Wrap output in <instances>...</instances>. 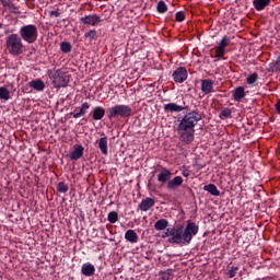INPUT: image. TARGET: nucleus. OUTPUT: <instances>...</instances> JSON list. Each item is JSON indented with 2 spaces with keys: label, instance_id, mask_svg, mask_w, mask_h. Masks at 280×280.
<instances>
[{
  "label": "nucleus",
  "instance_id": "obj_1",
  "mask_svg": "<svg viewBox=\"0 0 280 280\" xmlns=\"http://www.w3.org/2000/svg\"><path fill=\"white\" fill-rule=\"evenodd\" d=\"M201 120L202 114L198 109L187 112L182 119H178L177 132L179 140L186 144H190L195 140V127Z\"/></svg>",
  "mask_w": 280,
  "mask_h": 280
},
{
  "label": "nucleus",
  "instance_id": "obj_2",
  "mask_svg": "<svg viewBox=\"0 0 280 280\" xmlns=\"http://www.w3.org/2000/svg\"><path fill=\"white\" fill-rule=\"evenodd\" d=\"M199 225L192 221H187V225L179 226L177 229L168 228L166 229L165 235L171 236L167 241L171 244H177V245H189L194 238L199 233Z\"/></svg>",
  "mask_w": 280,
  "mask_h": 280
},
{
  "label": "nucleus",
  "instance_id": "obj_3",
  "mask_svg": "<svg viewBox=\"0 0 280 280\" xmlns=\"http://www.w3.org/2000/svg\"><path fill=\"white\" fill-rule=\"evenodd\" d=\"M5 49L9 55L13 57L20 56L24 52V45L22 38L18 34H10L5 37Z\"/></svg>",
  "mask_w": 280,
  "mask_h": 280
},
{
  "label": "nucleus",
  "instance_id": "obj_4",
  "mask_svg": "<svg viewBox=\"0 0 280 280\" xmlns=\"http://www.w3.org/2000/svg\"><path fill=\"white\" fill-rule=\"evenodd\" d=\"M19 37L26 44H34L38 39V28L36 25H24L19 30Z\"/></svg>",
  "mask_w": 280,
  "mask_h": 280
},
{
  "label": "nucleus",
  "instance_id": "obj_5",
  "mask_svg": "<svg viewBox=\"0 0 280 280\" xmlns=\"http://www.w3.org/2000/svg\"><path fill=\"white\" fill-rule=\"evenodd\" d=\"M133 110L129 105H124V104H117L115 106H112L107 110V118L108 119H114V118H129L132 116Z\"/></svg>",
  "mask_w": 280,
  "mask_h": 280
},
{
  "label": "nucleus",
  "instance_id": "obj_6",
  "mask_svg": "<svg viewBox=\"0 0 280 280\" xmlns=\"http://www.w3.org/2000/svg\"><path fill=\"white\" fill-rule=\"evenodd\" d=\"M70 82V75L61 70H56L52 74V85L56 89L67 88Z\"/></svg>",
  "mask_w": 280,
  "mask_h": 280
},
{
  "label": "nucleus",
  "instance_id": "obj_7",
  "mask_svg": "<svg viewBox=\"0 0 280 280\" xmlns=\"http://www.w3.org/2000/svg\"><path fill=\"white\" fill-rule=\"evenodd\" d=\"M188 75L187 69L179 67L173 72L172 78L175 83H184L188 79Z\"/></svg>",
  "mask_w": 280,
  "mask_h": 280
},
{
  "label": "nucleus",
  "instance_id": "obj_8",
  "mask_svg": "<svg viewBox=\"0 0 280 280\" xmlns=\"http://www.w3.org/2000/svg\"><path fill=\"white\" fill-rule=\"evenodd\" d=\"M102 22H103V20L101 19V16H98L96 14H90V15H86V16L80 19V23H82L84 25H90V26H97Z\"/></svg>",
  "mask_w": 280,
  "mask_h": 280
},
{
  "label": "nucleus",
  "instance_id": "obj_9",
  "mask_svg": "<svg viewBox=\"0 0 280 280\" xmlns=\"http://www.w3.org/2000/svg\"><path fill=\"white\" fill-rule=\"evenodd\" d=\"M84 147L81 144H74L73 151L70 153L69 159L71 161H78L83 158L84 155Z\"/></svg>",
  "mask_w": 280,
  "mask_h": 280
},
{
  "label": "nucleus",
  "instance_id": "obj_10",
  "mask_svg": "<svg viewBox=\"0 0 280 280\" xmlns=\"http://www.w3.org/2000/svg\"><path fill=\"white\" fill-rule=\"evenodd\" d=\"M101 139L97 140L98 149L103 155H108V138L104 132H101Z\"/></svg>",
  "mask_w": 280,
  "mask_h": 280
},
{
  "label": "nucleus",
  "instance_id": "obj_11",
  "mask_svg": "<svg viewBox=\"0 0 280 280\" xmlns=\"http://www.w3.org/2000/svg\"><path fill=\"white\" fill-rule=\"evenodd\" d=\"M90 109V104L88 102H84L81 107H75L74 110L72 113H70V115L73 118H80L83 117L88 110Z\"/></svg>",
  "mask_w": 280,
  "mask_h": 280
},
{
  "label": "nucleus",
  "instance_id": "obj_12",
  "mask_svg": "<svg viewBox=\"0 0 280 280\" xmlns=\"http://www.w3.org/2000/svg\"><path fill=\"white\" fill-rule=\"evenodd\" d=\"M201 92L206 95L214 92V82L210 79L201 81Z\"/></svg>",
  "mask_w": 280,
  "mask_h": 280
},
{
  "label": "nucleus",
  "instance_id": "obj_13",
  "mask_svg": "<svg viewBox=\"0 0 280 280\" xmlns=\"http://www.w3.org/2000/svg\"><path fill=\"white\" fill-rule=\"evenodd\" d=\"M184 184V178L182 176H176L173 179L170 178V180L166 184V188L168 190H176Z\"/></svg>",
  "mask_w": 280,
  "mask_h": 280
},
{
  "label": "nucleus",
  "instance_id": "obj_14",
  "mask_svg": "<svg viewBox=\"0 0 280 280\" xmlns=\"http://www.w3.org/2000/svg\"><path fill=\"white\" fill-rule=\"evenodd\" d=\"M95 272L96 268L91 262H85L81 267V275H83V277H94Z\"/></svg>",
  "mask_w": 280,
  "mask_h": 280
},
{
  "label": "nucleus",
  "instance_id": "obj_15",
  "mask_svg": "<svg viewBox=\"0 0 280 280\" xmlns=\"http://www.w3.org/2000/svg\"><path fill=\"white\" fill-rule=\"evenodd\" d=\"M172 176H173V173L166 167H163L162 171L158 174V182L162 184H166V183L168 184Z\"/></svg>",
  "mask_w": 280,
  "mask_h": 280
},
{
  "label": "nucleus",
  "instance_id": "obj_16",
  "mask_svg": "<svg viewBox=\"0 0 280 280\" xmlns=\"http://www.w3.org/2000/svg\"><path fill=\"white\" fill-rule=\"evenodd\" d=\"M0 3L4 9H8L9 12L13 14H21L20 8L16 7L12 0H0Z\"/></svg>",
  "mask_w": 280,
  "mask_h": 280
},
{
  "label": "nucleus",
  "instance_id": "obj_17",
  "mask_svg": "<svg viewBox=\"0 0 280 280\" xmlns=\"http://www.w3.org/2000/svg\"><path fill=\"white\" fill-rule=\"evenodd\" d=\"M155 206V199L153 198H144L141 200V202L139 203L138 208L141 210V211H149L152 207Z\"/></svg>",
  "mask_w": 280,
  "mask_h": 280
},
{
  "label": "nucleus",
  "instance_id": "obj_18",
  "mask_svg": "<svg viewBox=\"0 0 280 280\" xmlns=\"http://www.w3.org/2000/svg\"><path fill=\"white\" fill-rule=\"evenodd\" d=\"M184 109H188V107L180 106L176 103H168L164 105V112L165 113H180Z\"/></svg>",
  "mask_w": 280,
  "mask_h": 280
},
{
  "label": "nucleus",
  "instance_id": "obj_19",
  "mask_svg": "<svg viewBox=\"0 0 280 280\" xmlns=\"http://www.w3.org/2000/svg\"><path fill=\"white\" fill-rule=\"evenodd\" d=\"M106 115V109L102 106H96L92 110L93 120H102Z\"/></svg>",
  "mask_w": 280,
  "mask_h": 280
},
{
  "label": "nucleus",
  "instance_id": "obj_20",
  "mask_svg": "<svg viewBox=\"0 0 280 280\" xmlns=\"http://www.w3.org/2000/svg\"><path fill=\"white\" fill-rule=\"evenodd\" d=\"M271 4V0H254L253 5L256 11H264Z\"/></svg>",
  "mask_w": 280,
  "mask_h": 280
},
{
  "label": "nucleus",
  "instance_id": "obj_21",
  "mask_svg": "<svg viewBox=\"0 0 280 280\" xmlns=\"http://www.w3.org/2000/svg\"><path fill=\"white\" fill-rule=\"evenodd\" d=\"M28 86L31 89H34L35 91L42 92V91L45 90L46 84L40 79H36V80H33V81L28 82Z\"/></svg>",
  "mask_w": 280,
  "mask_h": 280
},
{
  "label": "nucleus",
  "instance_id": "obj_22",
  "mask_svg": "<svg viewBox=\"0 0 280 280\" xmlns=\"http://www.w3.org/2000/svg\"><path fill=\"white\" fill-rule=\"evenodd\" d=\"M246 96V92H245V89L243 86H238L234 90V93H233V98L234 101H242L243 98H245Z\"/></svg>",
  "mask_w": 280,
  "mask_h": 280
},
{
  "label": "nucleus",
  "instance_id": "obj_23",
  "mask_svg": "<svg viewBox=\"0 0 280 280\" xmlns=\"http://www.w3.org/2000/svg\"><path fill=\"white\" fill-rule=\"evenodd\" d=\"M125 240L130 243H137L139 240V236L135 230H127L125 233Z\"/></svg>",
  "mask_w": 280,
  "mask_h": 280
},
{
  "label": "nucleus",
  "instance_id": "obj_24",
  "mask_svg": "<svg viewBox=\"0 0 280 280\" xmlns=\"http://www.w3.org/2000/svg\"><path fill=\"white\" fill-rule=\"evenodd\" d=\"M203 190L208 191L212 196H220L221 191L214 184H209L203 186Z\"/></svg>",
  "mask_w": 280,
  "mask_h": 280
},
{
  "label": "nucleus",
  "instance_id": "obj_25",
  "mask_svg": "<svg viewBox=\"0 0 280 280\" xmlns=\"http://www.w3.org/2000/svg\"><path fill=\"white\" fill-rule=\"evenodd\" d=\"M170 225V222L166 219H160L154 223V229L158 231H164Z\"/></svg>",
  "mask_w": 280,
  "mask_h": 280
},
{
  "label": "nucleus",
  "instance_id": "obj_26",
  "mask_svg": "<svg viewBox=\"0 0 280 280\" xmlns=\"http://www.w3.org/2000/svg\"><path fill=\"white\" fill-rule=\"evenodd\" d=\"M60 50L62 54H70L72 51V45L69 42L60 43Z\"/></svg>",
  "mask_w": 280,
  "mask_h": 280
},
{
  "label": "nucleus",
  "instance_id": "obj_27",
  "mask_svg": "<svg viewBox=\"0 0 280 280\" xmlns=\"http://www.w3.org/2000/svg\"><path fill=\"white\" fill-rule=\"evenodd\" d=\"M156 11L158 13L160 14H164L168 11V7L167 4L165 3V1H160L158 2V5H156Z\"/></svg>",
  "mask_w": 280,
  "mask_h": 280
},
{
  "label": "nucleus",
  "instance_id": "obj_28",
  "mask_svg": "<svg viewBox=\"0 0 280 280\" xmlns=\"http://www.w3.org/2000/svg\"><path fill=\"white\" fill-rule=\"evenodd\" d=\"M0 100H3V101L10 100V91L4 86L0 88Z\"/></svg>",
  "mask_w": 280,
  "mask_h": 280
},
{
  "label": "nucleus",
  "instance_id": "obj_29",
  "mask_svg": "<svg viewBox=\"0 0 280 280\" xmlns=\"http://www.w3.org/2000/svg\"><path fill=\"white\" fill-rule=\"evenodd\" d=\"M107 220H108L109 223H116L119 220V215L116 211H110L107 214Z\"/></svg>",
  "mask_w": 280,
  "mask_h": 280
},
{
  "label": "nucleus",
  "instance_id": "obj_30",
  "mask_svg": "<svg viewBox=\"0 0 280 280\" xmlns=\"http://www.w3.org/2000/svg\"><path fill=\"white\" fill-rule=\"evenodd\" d=\"M232 117V110L230 108H224L221 110L219 118L224 120Z\"/></svg>",
  "mask_w": 280,
  "mask_h": 280
},
{
  "label": "nucleus",
  "instance_id": "obj_31",
  "mask_svg": "<svg viewBox=\"0 0 280 280\" xmlns=\"http://www.w3.org/2000/svg\"><path fill=\"white\" fill-rule=\"evenodd\" d=\"M56 189L61 194H66L69 190V186L65 182H59Z\"/></svg>",
  "mask_w": 280,
  "mask_h": 280
},
{
  "label": "nucleus",
  "instance_id": "obj_32",
  "mask_svg": "<svg viewBox=\"0 0 280 280\" xmlns=\"http://www.w3.org/2000/svg\"><path fill=\"white\" fill-rule=\"evenodd\" d=\"M258 79H259V75L257 72H255V73L250 74L249 77H247L246 82H247V84L253 85L258 81Z\"/></svg>",
  "mask_w": 280,
  "mask_h": 280
},
{
  "label": "nucleus",
  "instance_id": "obj_33",
  "mask_svg": "<svg viewBox=\"0 0 280 280\" xmlns=\"http://www.w3.org/2000/svg\"><path fill=\"white\" fill-rule=\"evenodd\" d=\"M225 54H226L225 49L220 47V46H218L215 48V56L214 57L218 58V59H221V58H223L225 56Z\"/></svg>",
  "mask_w": 280,
  "mask_h": 280
},
{
  "label": "nucleus",
  "instance_id": "obj_34",
  "mask_svg": "<svg viewBox=\"0 0 280 280\" xmlns=\"http://www.w3.org/2000/svg\"><path fill=\"white\" fill-rule=\"evenodd\" d=\"M238 270H240V267H230V269L228 271V277L230 279H234V277H236Z\"/></svg>",
  "mask_w": 280,
  "mask_h": 280
},
{
  "label": "nucleus",
  "instance_id": "obj_35",
  "mask_svg": "<svg viewBox=\"0 0 280 280\" xmlns=\"http://www.w3.org/2000/svg\"><path fill=\"white\" fill-rule=\"evenodd\" d=\"M84 37L89 38L90 40L97 39V32L95 30H91L84 34Z\"/></svg>",
  "mask_w": 280,
  "mask_h": 280
},
{
  "label": "nucleus",
  "instance_id": "obj_36",
  "mask_svg": "<svg viewBox=\"0 0 280 280\" xmlns=\"http://www.w3.org/2000/svg\"><path fill=\"white\" fill-rule=\"evenodd\" d=\"M231 43V39L228 37V36H224L220 44H219V47L223 48V49H226V47L230 45Z\"/></svg>",
  "mask_w": 280,
  "mask_h": 280
},
{
  "label": "nucleus",
  "instance_id": "obj_37",
  "mask_svg": "<svg viewBox=\"0 0 280 280\" xmlns=\"http://www.w3.org/2000/svg\"><path fill=\"white\" fill-rule=\"evenodd\" d=\"M186 20L185 12L180 11L175 14V21L182 23Z\"/></svg>",
  "mask_w": 280,
  "mask_h": 280
},
{
  "label": "nucleus",
  "instance_id": "obj_38",
  "mask_svg": "<svg viewBox=\"0 0 280 280\" xmlns=\"http://www.w3.org/2000/svg\"><path fill=\"white\" fill-rule=\"evenodd\" d=\"M49 15L55 16V18H59L61 15V13H59L58 11H50Z\"/></svg>",
  "mask_w": 280,
  "mask_h": 280
},
{
  "label": "nucleus",
  "instance_id": "obj_39",
  "mask_svg": "<svg viewBox=\"0 0 280 280\" xmlns=\"http://www.w3.org/2000/svg\"><path fill=\"white\" fill-rule=\"evenodd\" d=\"M182 174H183L184 177H189L190 176V171L185 170V171L182 172Z\"/></svg>",
  "mask_w": 280,
  "mask_h": 280
},
{
  "label": "nucleus",
  "instance_id": "obj_40",
  "mask_svg": "<svg viewBox=\"0 0 280 280\" xmlns=\"http://www.w3.org/2000/svg\"><path fill=\"white\" fill-rule=\"evenodd\" d=\"M276 68H280V56L278 57L277 61H276Z\"/></svg>",
  "mask_w": 280,
  "mask_h": 280
},
{
  "label": "nucleus",
  "instance_id": "obj_41",
  "mask_svg": "<svg viewBox=\"0 0 280 280\" xmlns=\"http://www.w3.org/2000/svg\"><path fill=\"white\" fill-rule=\"evenodd\" d=\"M26 2H35L36 0H25Z\"/></svg>",
  "mask_w": 280,
  "mask_h": 280
},
{
  "label": "nucleus",
  "instance_id": "obj_42",
  "mask_svg": "<svg viewBox=\"0 0 280 280\" xmlns=\"http://www.w3.org/2000/svg\"><path fill=\"white\" fill-rule=\"evenodd\" d=\"M3 27V25L0 23V30Z\"/></svg>",
  "mask_w": 280,
  "mask_h": 280
}]
</instances>
